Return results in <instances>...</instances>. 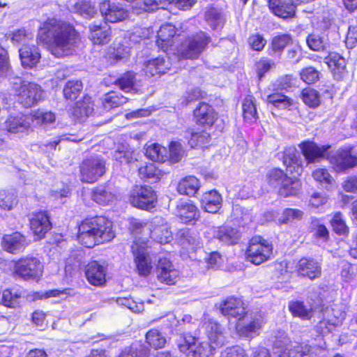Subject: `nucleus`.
Listing matches in <instances>:
<instances>
[{
  "label": "nucleus",
  "mask_w": 357,
  "mask_h": 357,
  "mask_svg": "<svg viewBox=\"0 0 357 357\" xmlns=\"http://www.w3.org/2000/svg\"><path fill=\"white\" fill-rule=\"evenodd\" d=\"M78 38L70 24L55 18L48 19L40 27L38 39L57 58L69 54Z\"/></svg>",
  "instance_id": "obj_1"
},
{
  "label": "nucleus",
  "mask_w": 357,
  "mask_h": 357,
  "mask_svg": "<svg viewBox=\"0 0 357 357\" xmlns=\"http://www.w3.org/2000/svg\"><path fill=\"white\" fill-rule=\"evenodd\" d=\"M114 237L112 222L103 216L86 219L79 226L78 241L86 248L109 242Z\"/></svg>",
  "instance_id": "obj_2"
},
{
  "label": "nucleus",
  "mask_w": 357,
  "mask_h": 357,
  "mask_svg": "<svg viewBox=\"0 0 357 357\" xmlns=\"http://www.w3.org/2000/svg\"><path fill=\"white\" fill-rule=\"evenodd\" d=\"M11 84L17 92L19 102L25 107H32L42 99L43 90L38 84L25 83L20 77L14 78Z\"/></svg>",
  "instance_id": "obj_3"
},
{
  "label": "nucleus",
  "mask_w": 357,
  "mask_h": 357,
  "mask_svg": "<svg viewBox=\"0 0 357 357\" xmlns=\"http://www.w3.org/2000/svg\"><path fill=\"white\" fill-rule=\"evenodd\" d=\"M273 246L261 236L253 237L245 252L247 261L260 265L267 261L272 254Z\"/></svg>",
  "instance_id": "obj_4"
},
{
  "label": "nucleus",
  "mask_w": 357,
  "mask_h": 357,
  "mask_svg": "<svg viewBox=\"0 0 357 357\" xmlns=\"http://www.w3.org/2000/svg\"><path fill=\"white\" fill-rule=\"evenodd\" d=\"M147 248L146 243L139 240H136L131 246L135 271L141 277L148 276L153 268V261Z\"/></svg>",
  "instance_id": "obj_5"
},
{
  "label": "nucleus",
  "mask_w": 357,
  "mask_h": 357,
  "mask_svg": "<svg viewBox=\"0 0 357 357\" xmlns=\"http://www.w3.org/2000/svg\"><path fill=\"white\" fill-rule=\"evenodd\" d=\"M43 271L42 262L33 256L21 258L15 265V273L25 280L38 279L42 275Z\"/></svg>",
  "instance_id": "obj_6"
},
{
  "label": "nucleus",
  "mask_w": 357,
  "mask_h": 357,
  "mask_svg": "<svg viewBox=\"0 0 357 357\" xmlns=\"http://www.w3.org/2000/svg\"><path fill=\"white\" fill-rule=\"evenodd\" d=\"M211 42V38L204 32H199L186 39L181 45L178 52L185 59H195Z\"/></svg>",
  "instance_id": "obj_7"
},
{
  "label": "nucleus",
  "mask_w": 357,
  "mask_h": 357,
  "mask_svg": "<svg viewBox=\"0 0 357 357\" xmlns=\"http://www.w3.org/2000/svg\"><path fill=\"white\" fill-rule=\"evenodd\" d=\"M105 173V163L98 157L84 160L80 165V179L82 182L93 183Z\"/></svg>",
  "instance_id": "obj_8"
},
{
  "label": "nucleus",
  "mask_w": 357,
  "mask_h": 357,
  "mask_svg": "<svg viewBox=\"0 0 357 357\" xmlns=\"http://www.w3.org/2000/svg\"><path fill=\"white\" fill-rule=\"evenodd\" d=\"M155 202L156 195L151 187L137 185L130 192V202L135 207L150 210Z\"/></svg>",
  "instance_id": "obj_9"
},
{
  "label": "nucleus",
  "mask_w": 357,
  "mask_h": 357,
  "mask_svg": "<svg viewBox=\"0 0 357 357\" xmlns=\"http://www.w3.org/2000/svg\"><path fill=\"white\" fill-rule=\"evenodd\" d=\"M329 161L336 172H343L357 166V155L352 149L338 150Z\"/></svg>",
  "instance_id": "obj_10"
},
{
  "label": "nucleus",
  "mask_w": 357,
  "mask_h": 357,
  "mask_svg": "<svg viewBox=\"0 0 357 357\" xmlns=\"http://www.w3.org/2000/svg\"><path fill=\"white\" fill-rule=\"evenodd\" d=\"M345 312L340 304H333L325 312L326 321H320L319 328L321 333L330 332L333 327L341 325L345 319Z\"/></svg>",
  "instance_id": "obj_11"
},
{
  "label": "nucleus",
  "mask_w": 357,
  "mask_h": 357,
  "mask_svg": "<svg viewBox=\"0 0 357 357\" xmlns=\"http://www.w3.org/2000/svg\"><path fill=\"white\" fill-rule=\"evenodd\" d=\"M100 12L105 20L111 23L121 22L128 17V11L121 4L109 1L100 3Z\"/></svg>",
  "instance_id": "obj_12"
},
{
  "label": "nucleus",
  "mask_w": 357,
  "mask_h": 357,
  "mask_svg": "<svg viewBox=\"0 0 357 357\" xmlns=\"http://www.w3.org/2000/svg\"><path fill=\"white\" fill-rule=\"evenodd\" d=\"M310 0H269L268 7L275 15L287 19L293 17L296 6L301 3H307Z\"/></svg>",
  "instance_id": "obj_13"
},
{
  "label": "nucleus",
  "mask_w": 357,
  "mask_h": 357,
  "mask_svg": "<svg viewBox=\"0 0 357 357\" xmlns=\"http://www.w3.org/2000/svg\"><path fill=\"white\" fill-rule=\"evenodd\" d=\"M274 345L276 348L284 349L281 357H290L293 354L303 357L309 354L311 351V347L307 344L296 343L293 346L284 334L276 337Z\"/></svg>",
  "instance_id": "obj_14"
},
{
  "label": "nucleus",
  "mask_w": 357,
  "mask_h": 357,
  "mask_svg": "<svg viewBox=\"0 0 357 357\" xmlns=\"http://www.w3.org/2000/svg\"><path fill=\"white\" fill-rule=\"evenodd\" d=\"M156 274L158 280L169 285L174 284L178 279L179 273L172 262L167 258L158 260L156 267Z\"/></svg>",
  "instance_id": "obj_15"
},
{
  "label": "nucleus",
  "mask_w": 357,
  "mask_h": 357,
  "mask_svg": "<svg viewBox=\"0 0 357 357\" xmlns=\"http://www.w3.org/2000/svg\"><path fill=\"white\" fill-rule=\"evenodd\" d=\"M296 272L299 276L311 280L319 278L321 275V264L314 259L302 258L296 265Z\"/></svg>",
  "instance_id": "obj_16"
},
{
  "label": "nucleus",
  "mask_w": 357,
  "mask_h": 357,
  "mask_svg": "<svg viewBox=\"0 0 357 357\" xmlns=\"http://www.w3.org/2000/svg\"><path fill=\"white\" fill-rule=\"evenodd\" d=\"M85 275L91 284L102 286L106 281V268L98 261H93L86 265Z\"/></svg>",
  "instance_id": "obj_17"
},
{
  "label": "nucleus",
  "mask_w": 357,
  "mask_h": 357,
  "mask_svg": "<svg viewBox=\"0 0 357 357\" xmlns=\"http://www.w3.org/2000/svg\"><path fill=\"white\" fill-rule=\"evenodd\" d=\"M143 70L147 77H153L165 73L171 66L167 57L158 56L145 62Z\"/></svg>",
  "instance_id": "obj_18"
},
{
  "label": "nucleus",
  "mask_w": 357,
  "mask_h": 357,
  "mask_svg": "<svg viewBox=\"0 0 357 357\" xmlns=\"http://www.w3.org/2000/svg\"><path fill=\"white\" fill-rule=\"evenodd\" d=\"M220 310L222 314L241 320L246 314L243 303L241 299L231 297L221 305Z\"/></svg>",
  "instance_id": "obj_19"
},
{
  "label": "nucleus",
  "mask_w": 357,
  "mask_h": 357,
  "mask_svg": "<svg viewBox=\"0 0 357 357\" xmlns=\"http://www.w3.org/2000/svg\"><path fill=\"white\" fill-rule=\"evenodd\" d=\"M31 122L30 115L11 116L4 122V130L15 134L24 132L29 130Z\"/></svg>",
  "instance_id": "obj_20"
},
{
  "label": "nucleus",
  "mask_w": 357,
  "mask_h": 357,
  "mask_svg": "<svg viewBox=\"0 0 357 357\" xmlns=\"http://www.w3.org/2000/svg\"><path fill=\"white\" fill-rule=\"evenodd\" d=\"M30 227L38 239L43 238L51 229V223L47 214L45 212L36 213L30 220Z\"/></svg>",
  "instance_id": "obj_21"
},
{
  "label": "nucleus",
  "mask_w": 357,
  "mask_h": 357,
  "mask_svg": "<svg viewBox=\"0 0 357 357\" xmlns=\"http://www.w3.org/2000/svg\"><path fill=\"white\" fill-rule=\"evenodd\" d=\"M329 146H319L314 142H303L301 145L302 153L304 155L307 162L314 163L324 157L326 151Z\"/></svg>",
  "instance_id": "obj_22"
},
{
  "label": "nucleus",
  "mask_w": 357,
  "mask_h": 357,
  "mask_svg": "<svg viewBox=\"0 0 357 357\" xmlns=\"http://www.w3.org/2000/svg\"><path fill=\"white\" fill-rule=\"evenodd\" d=\"M194 118L197 123L211 126L216 119V114L211 105L200 102L194 110Z\"/></svg>",
  "instance_id": "obj_23"
},
{
  "label": "nucleus",
  "mask_w": 357,
  "mask_h": 357,
  "mask_svg": "<svg viewBox=\"0 0 357 357\" xmlns=\"http://www.w3.org/2000/svg\"><path fill=\"white\" fill-rule=\"evenodd\" d=\"M2 243L6 251L13 254L22 251L28 245L25 236L19 232H15L11 235H6Z\"/></svg>",
  "instance_id": "obj_24"
},
{
  "label": "nucleus",
  "mask_w": 357,
  "mask_h": 357,
  "mask_svg": "<svg viewBox=\"0 0 357 357\" xmlns=\"http://www.w3.org/2000/svg\"><path fill=\"white\" fill-rule=\"evenodd\" d=\"M202 206L208 213H217L222 207V199L220 194L215 190H210L203 194L201 198Z\"/></svg>",
  "instance_id": "obj_25"
},
{
  "label": "nucleus",
  "mask_w": 357,
  "mask_h": 357,
  "mask_svg": "<svg viewBox=\"0 0 357 357\" xmlns=\"http://www.w3.org/2000/svg\"><path fill=\"white\" fill-rule=\"evenodd\" d=\"M22 65L24 68L34 67L40 60V54L38 48L32 45H24L19 50Z\"/></svg>",
  "instance_id": "obj_26"
},
{
  "label": "nucleus",
  "mask_w": 357,
  "mask_h": 357,
  "mask_svg": "<svg viewBox=\"0 0 357 357\" xmlns=\"http://www.w3.org/2000/svg\"><path fill=\"white\" fill-rule=\"evenodd\" d=\"M91 40L95 45H105L111 40V29L107 25L92 24L89 26Z\"/></svg>",
  "instance_id": "obj_27"
},
{
  "label": "nucleus",
  "mask_w": 357,
  "mask_h": 357,
  "mask_svg": "<svg viewBox=\"0 0 357 357\" xmlns=\"http://www.w3.org/2000/svg\"><path fill=\"white\" fill-rule=\"evenodd\" d=\"M206 333L211 343L220 347L225 343L222 326L216 321L210 320L205 323Z\"/></svg>",
  "instance_id": "obj_28"
},
{
  "label": "nucleus",
  "mask_w": 357,
  "mask_h": 357,
  "mask_svg": "<svg viewBox=\"0 0 357 357\" xmlns=\"http://www.w3.org/2000/svg\"><path fill=\"white\" fill-rule=\"evenodd\" d=\"M283 162L287 168L293 167L294 169L289 171L292 172L294 171L296 174H301L302 169V161L299 153L296 151V148L290 147L287 149L284 152Z\"/></svg>",
  "instance_id": "obj_29"
},
{
  "label": "nucleus",
  "mask_w": 357,
  "mask_h": 357,
  "mask_svg": "<svg viewBox=\"0 0 357 357\" xmlns=\"http://www.w3.org/2000/svg\"><path fill=\"white\" fill-rule=\"evenodd\" d=\"M201 184L197 178L188 176L183 178L178 183L177 190L181 195L193 197L196 195Z\"/></svg>",
  "instance_id": "obj_30"
},
{
  "label": "nucleus",
  "mask_w": 357,
  "mask_h": 357,
  "mask_svg": "<svg viewBox=\"0 0 357 357\" xmlns=\"http://www.w3.org/2000/svg\"><path fill=\"white\" fill-rule=\"evenodd\" d=\"M301 182L299 179L296 177L288 176L278 188V193L284 197L296 196L301 192Z\"/></svg>",
  "instance_id": "obj_31"
},
{
  "label": "nucleus",
  "mask_w": 357,
  "mask_h": 357,
  "mask_svg": "<svg viewBox=\"0 0 357 357\" xmlns=\"http://www.w3.org/2000/svg\"><path fill=\"white\" fill-rule=\"evenodd\" d=\"M214 237L224 244L234 245L238 242L240 234L235 228L222 227L218 228L214 234Z\"/></svg>",
  "instance_id": "obj_32"
},
{
  "label": "nucleus",
  "mask_w": 357,
  "mask_h": 357,
  "mask_svg": "<svg viewBox=\"0 0 357 357\" xmlns=\"http://www.w3.org/2000/svg\"><path fill=\"white\" fill-rule=\"evenodd\" d=\"M242 319L243 323H241V320L238 321L236 326V331L241 336L248 337H252V334L256 333L260 327L258 319H249L246 314H245Z\"/></svg>",
  "instance_id": "obj_33"
},
{
  "label": "nucleus",
  "mask_w": 357,
  "mask_h": 357,
  "mask_svg": "<svg viewBox=\"0 0 357 357\" xmlns=\"http://www.w3.org/2000/svg\"><path fill=\"white\" fill-rule=\"evenodd\" d=\"M177 215L185 222L197 220L199 212L195 205L192 203L183 202L177 206Z\"/></svg>",
  "instance_id": "obj_34"
},
{
  "label": "nucleus",
  "mask_w": 357,
  "mask_h": 357,
  "mask_svg": "<svg viewBox=\"0 0 357 357\" xmlns=\"http://www.w3.org/2000/svg\"><path fill=\"white\" fill-rule=\"evenodd\" d=\"M204 18L208 25L213 30L222 29L225 22L224 14L216 8L207 9Z\"/></svg>",
  "instance_id": "obj_35"
},
{
  "label": "nucleus",
  "mask_w": 357,
  "mask_h": 357,
  "mask_svg": "<svg viewBox=\"0 0 357 357\" xmlns=\"http://www.w3.org/2000/svg\"><path fill=\"white\" fill-rule=\"evenodd\" d=\"M91 198L98 204L107 205L114 201L115 196L109 188L100 185L93 189Z\"/></svg>",
  "instance_id": "obj_36"
},
{
  "label": "nucleus",
  "mask_w": 357,
  "mask_h": 357,
  "mask_svg": "<svg viewBox=\"0 0 357 357\" xmlns=\"http://www.w3.org/2000/svg\"><path fill=\"white\" fill-rule=\"evenodd\" d=\"M93 112V104L91 98L86 96L83 100L77 102L75 107L73 108L74 116L82 120L84 118L89 116Z\"/></svg>",
  "instance_id": "obj_37"
},
{
  "label": "nucleus",
  "mask_w": 357,
  "mask_h": 357,
  "mask_svg": "<svg viewBox=\"0 0 357 357\" xmlns=\"http://www.w3.org/2000/svg\"><path fill=\"white\" fill-rule=\"evenodd\" d=\"M176 236L178 243L185 248H188V246L194 248L199 244V238L197 234L188 228L179 229Z\"/></svg>",
  "instance_id": "obj_38"
},
{
  "label": "nucleus",
  "mask_w": 357,
  "mask_h": 357,
  "mask_svg": "<svg viewBox=\"0 0 357 357\" xmlns=\"http://www.w3.org/2000/svg\"><path fill=\"white\" fill-rule=\"evenodd\" d=\"M127 98L115 91L106 93L102 98V106L107 111L121 106L127 102Z\"/></svg>",
  "instance_id": "obj_39"
},
{
  "label": "nucleus",
  "mask_w": 357,
  "mask_h": 357,
  "mask_svg": "<svg viewBox=\"0 0 357 357\" xmlns=\"http://www.w3.org/2000/svg\"><path fill=\"white\" fill-rule=\"evenodd\" d=\"M325 60L328 67L334 72L335 75L337 78H340L341 74L346 68L345 59L337 53H332L326 57Z\"/></svg>",
  "instance_id": "obj_40"
},
{
  "label": "nucleus",
  "mask_w": 357,
  "mask_h": 357,
  "mask_svg": "<svg viewBox=\"0 0 357 357\" xmlns=\"http://www.w3.org/2000/svg\"><path fill=\"white\" fill-rule=\"evenodd\" d=\"M167 150L158 144H152L147 146L146 155L153 161L164 162L167 160Z\"/></svg>",
  "instance_id": "obj_41"
},
{
  "label": "nucleus",
  "mask_w": 357,
  "mask_h": 357,
  "mask_svg": "<svg viewBox=\"0 0 357 357\" xmlns=\"http://www.w3.org/2000/svg\"><path fill=\"white\" fill-rule=\"evenodd\" d=\"M149 354V350L145 345L135 342L122 351L119 357H148Z\"/></svg>",
  "instance_id": "obj_42"
},
{
  "label": "nucleus",
  "mask_w": 357,
  "mask_h": 357,
  "mask_svg": "<svg viewBox=\"0 0 357 357\" xmlns=\"http://www.w3.org/2000/svg\"><path fill=\"white\" fill-rule=\"evenodd\" d=\"M151 237L160 244L167 243L172 239V232L166 224L155 226L151 231Z\"/></svg>",
  "instance_id": "obj_43"
},
{
  "label": "nucleus",
  "mask_w": 357,
  "mask_h": 357,
  "mask_svg": "<svg viewBox=\"0 0 357 357\" xmlns=\"http://www.w3.org/2000/svg\"><path fill=\"white\" fill-rule=\"evenodd\" d=\"M215 344L208 342H198L192 352L193 357H214L216 348Z\"/></svg>",
  "instance_id": "obj_44"
},
{
  "label": "nucleus",
  "mask_w": 357,
  "mask_h": 357,
  "mask_svg": "<svg viewBox=\"0 0 357 357\" xmlns=\"http://www.w3.org/2000/svg\"><path fill=\"white\" fill-rule=\"evenodd\" d=\"M303 215L304 212L300 209L287 208L282 211L278 222L280 224L287 225L302 220Z\"/></svg>",
  "instance_id": "obj_45"
},
{
  "label": "nucleus",
  "mask_w": 357,
  "mask_h": 357,
  "mask_svg": "<svg viewBox=\"0 0 357 357\" xmlns=\"http://www.w3.org/2000/svg\"><path fill=\"white\" fill-rule=\"evenodd\" d=\"M287 177L288 176L278 168L271 169L266 175L267 182L273 188H279Z\"/></svg>",
  "instance_id": "obj_46"
},
{
  "label": "nucleus",
  "mask_w": 357,
  "mask_h": 357,
  "mask_svg": "<svg viewBox=\"0 0 357 357\" xmlns=\"http://www.w3.org/2000/svg\"><path fill=\"white\" fill-rule=\"evenodd\" d=\"M289 309L292 314L303 319H309L312 317L311 308L305 307L302 302H291L289 305Z\"/></svg>",
  "instance_id": "obj_47"
},
{
  "label": "nucleus",
  "mask_w": 357,
  "mask_h": 357,
  "mask_svg": "<svg viewBox=\"0 0 357 357\" xmlns=\"http://www.w3.org/2000/svg\"><path fill=\"white\" fill-rule=\"evenodd\" d=\"M82 90V83L79 80L68 81L63 89V95L66 98L74 100L80 93Z\"/></svg>",
  "instance_id": "obj_48"
},
{
  "label": "nucleus",
  "mask_w": 357,
  "mask_h": 357,
  "mask_svg": "<svg viewBox=\"0 0 357 357\" xmlns=\"http://www.w3.org/2000/svg\"><path fill=\"white\" fill-rule=\"evenodd\" d=\"M136 82L135 73L128 71L123 74L115 82V84L124 91H129L133 89Z\"/></svg>",
  "instance_id": "obj_49"
},
{
  "label": "nucleus",
  "mask_w": 357,
  "mask_h": 357,
  "mask_svg": "<svg viewBox=\"0 0 357 357\" xmlns=\"http://www.w3.org/2000/svg\"><path fill=\"white\" fill-rule=\"evenodd\" d=\"M146 342L153 348L157 349L163 347L166 344V339L155 329L150 330L146 335Z\"/></svg>",
  "instance_id": "obj_50"
},
{
  "label": "nucleus",
  "mask_w": 357,
  "mask_h": 357,
  "mask_svg": "<svg viewBox=\"0 0 357 357\" xmlns=\"http://www.w3.org/2000/svg\"><path fill=\"white\" fill-rule=\"evenodd\" d=\"M197 340L193 336H181L177 340V347L179 351L186 355L192 354Z\"/></svg>",
  "instance_id": "obj_51"
},
{
  "label": "nucleus",
  "mask_w": 357,
  "mask_h": 357,
  "mask_svg": "<svg viewBox=\"0 0 357 357\" xmlns=\"http://www.w3.org/2000/svg\"><path fill=\"white\" fill-rule=\"evenodd\" d=\"M266 101L279 109H286L291 105V100L281 93H273L267 96Z\"/></svg>",
  "instance_id": "obj_52"
},
{
  "label": "nucleus",
  "mask_w": 357,
  "mask_h": 357,
  "mask_svg": "<svg viewBox=\"0 0 357 357\" xmlns=\"http://www.w3.org/2000/svg\"><path fill=\"white\" fill-rule=\"evenodd\" d=\"M76 11L86 18L93 17L96 13V10L91 2L85 0H78L75 5Z\"/></svg>",
  "instance_id": "obj_53"
},
{
  "label": "nucleus",
  "mask_w": 357,
  "mask_h": 357,
  "mask_svg": "<svg viewBox=\"0 0 357 357\" xmlns=\"http://www.w3.org/2000/svg\"><path fill=\"white\" fill-rule=\"evenodd\" d=\"M302 99L310 107H317L320 104L319 93L313 89H305L302 91Z\"/></svg>",
  "instance_id": "obj_54"
},
{
  "label": "nucleus",
  "mask_w": 357,
  "mask_h": 357,
  "mask_svg": "<svg viewBox=\"0 0 357 357\" xmlns=\"http://www.w3.org/2000/svg\"><path fill=\"white\" fill-rule=\"evenodd\" d=\"M313 178L328 189V185L333 182V178L325 168H318L312 172Z\"/></svg>",
  "instance_id": "obj_55"
},
{
  "label": "nucleus",
  "mask_w": 357,
  "mask_h": 357,
  "mask_svg": "<svg viewBox=\"0 0 357 357\" xmlns=\"http://www.w3.org/2000/svg\"><path fill=\"white\" fill-rule=\"evenodd\" d=\"M210 135L204 131L192 132L188 143L192 148L203 147L209 142Z\"/></svg>",
  "instance_id": "obj_56"
},
{
  "label": "nucleus",
  "mask_w": 357,
  "mask_h": 357,
  "mask_svg": "<svg viewBox=\"0 0 357 357\" xmlns=\"http://www.w3.org/2000/svg\"><path fill=\"white\" fill-rule=\"evenodd\" d=\"M31 121L37 125L47 124L54 121L55 115L51 112L36 111L30 115Z\"/></svg>",
  "instance_id": "obj_57"
},
{
  "label": "nucleus",
  "mask_w": 357,
  "mask_h": 357,
  "mask_svg": "<svg viewBox=\"0 0 357 357\" xmlns=\"http://www.w3.org/2000/svg\"><path fill=\"white\" fill-rule=\"evenodd\" d=\"M333 230L339 235H345L348 233L349 228L347 226L342 215L336 213L331 220Z\"/></svg>",
  "instance_id": "obj_58"
},
{
  "label": "nucleus",
  "mask_w": 357,
  "mask_h": 357,
  "mask_svg": "<svg viewBox=\"0 0 357 357\" xmlns=\"http://www.w3.org/2000/svg\"><path fill=\"white\" fill-rule=\"evenodd\" d=\"M21 294L17 291L12 292L9 289H5L2 293L1 302L8 307H15L20 304Z\"/></svg>",
  "instance_id": "obj_59"
},
{
  "label": "nucleus",
  "mask_w": 357,
  "mask_h": 357,
  "mask_svg": "<svg viewBox=\"0 0 357 357\" xmlns=\"http://www.w3.org/2000/svg\"><path fill=\"white\" fill-rule=\"evenodd\" d=\"M292 42L291 38L288 34H282L274 37L271 42L273 51L282 52L285 47Z\"/></svg>",
  "instance_id": "obj_60"
},
{
  "label": "nucleus",
  "mask_w": 357,
  "mask_h": 357,
  "mask_svg": "<svg viewBox=\"0 0 357 357\" xmlns=\"http://www.w3.org/2000/svg\"><path fill=\"white\" fill-rule=\"evenodd\" d=\"M17 203L16 195L13 192L8 191L0 192V207L3 209L10 210Z\"/></svg>",
  "instance_id": "obj_61"
},
{
  "label": "nucleus",
  "mask_w": 357,
  "mask_h": 357,
  "mask_svg": "<svg viewBox=\"0 0 357 357\" xmlns=\"http://www.w3.org/2000/svg\"><path fill=\"white\" fill-rule=\"evenodd\" d=\"M176 33L175 26L172 24H167L162 26L158 32V40L161 42H168L172 38H173Z\"/></svg>",
  "instance_id": "obj_62"
},
{
  "label": "nucleus",
  "mask_w": 357,
  "mask_h": 357,
  "mask_svg": "<svg viewBox=\"0 0 357 357\" xmlns=\"http://www.w3.org/2000/svg\"><path fill=\"white\" fill-rule=\"evenodd\" d=\"M183 155L184 151L180 143L174 142L170 144L167 158H169L172 162L175 163L179 162Z\"/></svg>",
  "instance_id": "obj_63"
},
{
  "label": "nucleus",
  "mask_w": 357,
  "mask_h": 357,
  "mask_svg": "<svg viewBox=\"0 0 357 357\" xmlns=\"http://www.w3.org/2000/svg\"><path fill=\"white\" fill-rule=\"evenodd\" d=\"M139 175L141 178H158V170L153 163L146 164L138 169Z\"/></svg>",
  "instance_id": "obj_64"
}]
</instances>
